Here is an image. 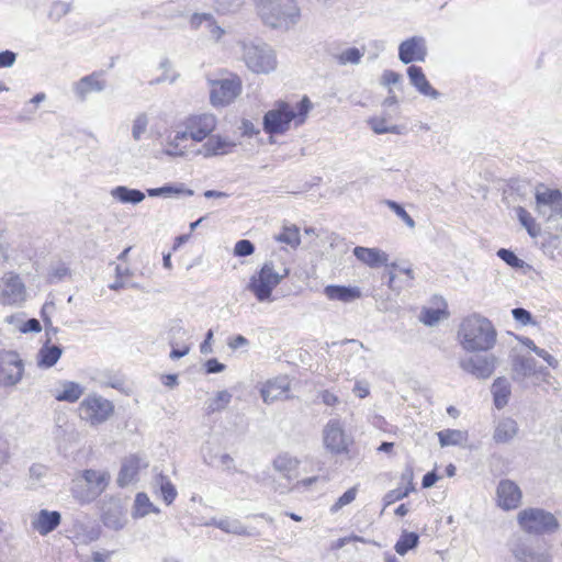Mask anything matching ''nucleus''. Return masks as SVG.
I'll use <instances>...</instances> for the list:
<instances>
[{
    "label": "nucleus",
    "mask_w": 562,
    "mask_h": 562,
    "mask_svg": "<svg viewBox=\"0 0 562 562\" xmlns=\"http://www.w3.org/2000/svg\"><path fill=\"white\" fill-rule=\"evenodd\" d=\"M497 333L492 322L480 314L463 318L459 325L458 339L465 351H487L496 344Z\"/></svg>",
    "instance_id": "obj_1"
},
{
    "label": "nucleus",
    "mask_w": 562,
    "mask_h": 562,
    "mask_svg": "<svg viewBox=\"0 0 562 562\" xmlns=\"http://www.w3.org/2000/svg\"><path fill=\"white\" fill-rule=\"evenodd\" d=\"M312 109V103L304 97L295 106L285 101H277L262 120L263 131L270 135H281L290 130L291 122L301 125Z\"/></svg>",
    "instance_id": "obj_2"
},
{
    "label": "nucleus",
    "mask_w": 562,
    "mask_h": 562,
    "mask_svg": "<svg viewBox=\"0 0 562 562\" xmlns=\"http://www.w3.org/2000/svg\"><path fill=\"white\" fill-rule=\"evenodd\" d=\"M256 10L265 25L271 29L289 30L301 16L295 0H255Z\"/></svg>",
    "instance_id": "obj_3"
},
{
    "label": "nucleus",
    "mask_w": 562,
    "mask_h": 562,
    "mask_svg": "<svg viewBox=\"0 0 562 562\" xmlns=\"http://www.w3.org/2000/svg\"><path fill=\"white\" fill-rule=\"evenodd\" d=\"M217 119L212 113H198L184 117L175 132L176 147L184 140L192 139L200 143L207 138L216 128Z\"/></svg>",
    "instance_id": "obj_4"
},
{
    "label": "nucleus",
    "mask_w": 562,
    "mask_h": 562,
    "mask_svg": "<svg viewBox=\"0 0 562 562\" xmlns=\"http://www.w3.org/2000/svg\"><path fill=\"white\" fill-rule=\"evenodd\" d=\"M289 271L283 270L282 273L274 269L271 261L266 262L259 271L255 272L247 284V290L250 291L258 302L272 303L274 297L273 290L281 283L288 276Z\"/></svg>",
    "instance_id": "obj_5"
},
{
    "label": "nucleus",
    "mask_w": 562,
    "mask_h": 562,
    "mask_svg": "<svg viewBox=\"0 0 562 562\" xmlns=\"http://www.w3.org/2000/svg\"><path fill=\"white\" fill-rule=\"evenodd\" d=\"M517 522L521 530L529 535H550L559 529L557 517L543 508L529 507L517 514Z\"/></svg>",
    "instance_id": "obj_6"
},
{
    "label": "nucleus",
    "mask_w": 562,
    "mask_h": 562,
    "mask_svg": "<svg viewBox=\"0 0 562 562\" xmlns=\"http://www.w3.org/2000/svg\"><path fill=\"white\" fill-rule=\"evenodd\" d=\"M243 60L255 74H269L277 68L274 50L265 43H243Z\"/></svg>",
    "instance_id": "obj_7"
},
{
    "label": "nucleus",
    "mask_w": 562,
    "mask_h": 562,
    "mask_svg": "<svg viewBox=\"0 0 562 562\" xmlns=\"http://www.w3.org/2000/svg\"><path fill=\"white\" fill-rule=\"evenodd\" d=\"M78 411L82 420L90 426H99L113 415L114 405L108 398L92 393L81 401Z\"/></svg>",
    "instance_id": "obj_8"
},
{
    "label": "nucleus",
    "mask_w": 562,
    "mask_h": 562,
    "mask_svg": "<svg viewBox=\"0 0 562 562\" xmlns=\"http://www.w3.org/2000/svg\"><path fill=\"white\" fill-rule=\"evenodd\" d=\"M508 547L517 562H552L549 548L540 543H533L521 536L513 537Z\"/></svg>",
    "instance_id": "obj_9"
},
{
    "label": "nucleus",
    "mask_w": 562,
    "mask_h": 562,
    "mask_svg": "<svg viewBox=\"0 0 562 562\" xmlns=\"http://www.w3.org/2000/svg\"><path fill=\"white\" fill-rule=\"evenodd\" d=\"M210 100L214 106H226L241 93V80L236 75L211 80Z\"/></svg>",
    "instance_id": "obj_10"
},
{
    "label": "nucleus",
    "mask_w": 562,
    "mask_h": 562,
    "mask_svg": "<svg viewBox=\"0 0 562 562\" xmlns=\"http://www.w3.org/2000/svg\"><path fill=\"white\" fill-rule=\"evenodd\" d=\"M26 300V288L21 277L14 272H5L0 278V303L20 305Z\"/></svg>",
    "instance_id": "obj_11"
},
{
    "label": "nucleus",
    "mask_w": 562,
    "mask_h": 562,
    "mask_svg": "<svg viewBox=\"0 0 562 562\" xmlns=\"http://www.w3.org/2000/svg\"><path fill=\"white\" fill-rule=\"evenodd\" d=\"M24 366L16 352H0V387L16 385L23 376Z\"/></svg>",
    "instance_id": "obj_12"
},
{
    "label": "nucleus",
    "mask_w": 562,
    "mask_h": 562,
    "mask_svg": "<svg viewBox=\"0 0 562 562\" xmlns=\"http://www.w3.org/2000/svg\"><path fill=\"white\" fill-rule=\"evenodd\" d=\"M536 211L547 221L557 218L562 214V193L542 187L536 191Z\"/></svg>",
    "instance_id": "obj_13"
},
{
    "label": "nucleus",
    "mask_w": 562,
    "mask_h": 562,
    "mask_svg": "<svg viewBox=\"0 0 562 562\" xmlns=\"http://www.w3.org/2000/svg\"><path fill=\"white\" fill-rule=\"evenodd\" d=\"M85 482L88 484L87 492H79L78 485L74 488V496L81 503H89L99 496L106 487L110 475L103 471L86 470L82 474Z\"/></svg>",
    "instance_id": "obj_14"
},
{
    "label": "nucleus",
    "mask_w": 562,
    "mask_h": 562,
    "mask_svg": "<svg viewBox=\"0 0 562 562\" xmlns=\"http://www.w3.org/2000/svg\"><path fill=\"white\" fill-rule=\"evenodd\" d=\"M496 361V357L493 355H475L460 359L459 366L476 379L485 380L493 374Z\"/></svg>",
    "instance_id": "obj_15"
},
{
    "label": "nucleus",
    "mask_w": 562,
    "mask_h": 562,
    "mask_svg": "<svg viewBox=\"0 0 562 562\" xmlns=\"http://www.w3.org/2000/svg\"><path fill=\"white\" fill-rule=\"evenodd\" d=\"M522 492L512 480H501L496 487L497 505L504 510H513L520 506Z\"/></svg>",
    "instance_id": "obj_16"
},
{
    "label": "nucleus",
    "mask_w": 562,
    "mask_h": 562,
    "mask_svg": "<svg viewBox=\"0 0 562 562\" xmlns=\"http://www.w3.org/2000/svg\"><path fill=\"white\" fill-rule=\"evenodd\" d=\"M427 57V43L423 36H412L398 46V58L403 64L425 61Z\"/></svg>",
    "instance_id": "obj_17"
},
{
    "label": "nucleus",
    "mask_w": 562,
    "mask_h": 562,
    "mask_svg": "<svg viewBox=\"0 0 562 562\" xmlns=\"http://www.w3.org/2000/svg\"><path fill=\"white\" fill-rule=\"evenodd\" d=\"M323 439L326 449L333 453H341L347 450L348 441L339 420H329L323 430Z\"/></svg>",
    "instance_id": "obj_18"
},
{
    "label": "nucleus",
    "mask_w": 562,
    "mask_h": 562,
    "mask_svg": "<svg viewBox=\"0 0 562 562\" xmlns=\"http://www.w3.org/2000/svg\"><path fill=\"white\" fill-rule=\"evenodd\" d=\"M290 381L288 376H277L268 380L261 387L260 394L266 404L289 398Z\"/></svg>",
    "instance_id": "obj_19"
},
{
    "label": "nucleus",
    "mask_w": 562,
    "mask_h": 562,
    "mask_svg": "<svg viewBox=\"0 0 562 562\" xmlns=\"http://www.w3.org/2000/svg\"><path fill=\"white\" fill-rule=\"evenodd\" d=\"M147 467L148 461L140 456L133 454L125 458L117 475V484L121 487L130 485L136 480L139 470Z\"/></svg>",
    "instance_id": "obj_20"
},
{
    "label": "nucleus",
    "mask_w": 562,
    "mask_h": 562,
    "mask_svg": "<svg viewBox=\"0 0 562 562\" xmlns=\"http://www.w3.org/2000/svg\"><path fill=\"white\" fill-rule=\"evenodd\" d=\"M237 144L228 137L221 135L209 136L207 140L198 150V154L205 158L213 156H223L232 153Z\"/></svg>",
    "instance_id": "obj_21"
},
{
    "label": "nucleus",
    "mask_w": 562,
    "mask_h": 562,
    "mask_svg": "<svg viewBox=\"0 0 562 562\" xmlns=\"http://www.w3.org/2000/svg\"><path fill=\"white\" fill-rule=\"evenodd\" d=\"M104 89L105 80L101 79L98 72L85 76L72 85V90L80 101H85L89 93L101 92Z\"/></svg>",
    "instance_id": "obj_22"
},
{
    "label": "nucleus",
    "mask_w": 562,
    "mask_h": 562,
    "mask_svg": "<svg viewBox=\"0 0 562 562\" xmlns=\"http://www.w3.org/2000/svg\"><path fill=\"white\" fill-rule=\"evenodd\" d=\"M61 521V515L57 510L41 509L32 519V527L41 536H46L55 530Z\"/></svg>",
    "instance_id": "obj_23"
},
{
    "label": "nucleus",
    "mask_w": 562,
    "mask_h": 562,
    "mask_svg": "<svg viewBox=\"0 0 562 562\" xmlns=\"http://www.w3.org/2000/svg\"><path fill=\"white\" fill-rule=\"evenodd\" d=\"M190 24L195 30L203 27L209 37L215 42H218L225 34L224 29L217 24L211 13H194L191 16Z\"/></svg>",
    "instance_id": "obj_24"
},
{
    "label": "nucleus",
    "mask_w": 562,
    "mask_h": 562,
    "mask_svg": "<svg viewBox=\"0 0 562 562\" xmlns=\"http://www.w3.org/2000/svg\"><path fill=\"white\" fill-rule=\"evenodd\" d=\"M324 294L330 301H340L342 303H351L362 296L361 290L358 286L334 284L325 286Z\"/></svg>",
    "instance_id": "obj_25"
},
{
    "label": "nucleus",
    "mask_w": 562,
    "mask_h": 562,
    "mask_svg": "<svg viewBox=\"0 0 562 562\" xmlns=\"http://www.w3.org/2000/svg\"><path fill=\"white\" fill-rule=\"evenodd\" d=\"M407 75L411 83L416 88V90L431 99H438L440 93L431 87L429 81L427 80L423 69L418 66L412 65L407 68Z\"/></svg>",
    "instance_id": "obj_26"
},
{
    "label": "nucleus",
    "mask_w": 562,
    "mask_h": 562,
    "mask_svg": "<svg viewBox=\"0 0 562 562\" xmlns=\"http://www.w3.org/2000/svg\"><path fill=\"white\" fill-rule=\"evenodd\" d=\"M355 257L369 266L370 268H378L386 265L389 255L379 248H367L358 246L353 249Z\"/></svg>",
    "instance_id": "obj_27"
},
{
    "label": "nucleus",
    "mask_w": 562,
    "mask_h": 562,
    "mask_svg": "<svg viewBox=\"0 0 562 562\" xmlns=\"http://www.w3.org/2000/svg\"><path fill=\"white\" fill-rule=\"evenodd\" d=\"M518 434V424L510 417H505L498 420L494 434L493 439L497 443H506L513 440Z\"/></svg>",
    "instance_id": "obj_28"
},
{
    "label": "nucleus",
    "mask_w": 562,
    "mask_h": 562,
    "mask_svg": "<svg viewBox=\"0 0 562 562\" xmlns=\"http://www.w3.org/2000/svg\"><path fill=\"white\" fill-rule=\"evenodd\" d=\"M299 464L300 461L288 453L279 454L273 461L274 470L290 481L297 477Z\"/></svg>",
    "instance_id": "obj_29"
},
{
    "label": "nucleus",
    "mask_w": 562,
    "mask_h": 562,
    "mask_svg": "<svg viewBox=\"0 0 562 562\" xmlns=\"http://www.w3.org/2000/svg\"><path fill=\"white\" fill-rule=\"evenodd\" d=\"M85 393V387L74 381L60 382V390L54 396L59 402L76 403Z\"/></svg>",
    "instance_id": "obj_30"
},
{
    "label": "nucleus",
    "mask_w": 562,
    "mask_h": 562,
    "mask_svg": "<svg viewBox=\"0 0 562 562\" xmlns=\"http://www.w3.org/2000/svg\"><path fill=\"white\" fill-rule=\"evenodd\" d=\"M514 380L521 381L536 372V361L532 358L516 356L512 362Z\"/></svg>",
    "instance_id": "obj_31"
},
{
    "label": "nucleus",
    "mask_w": 562,
    "mask_h": 562,
    "mask_svg": "<svg viewBox=\"0 0 562 562\" xmlns=\"http://www.w3.org/2000/svg\"><path fill=\"white\" fill-rule=\"evenodd\" d=\"M366 54V47H347L345 49H341L340 52L333 53L331 57L334 60L340 65H359L361 63V59L363 58Z\"/></svg>",
    "instance_id": "obj_32"
},
{
    "label": "nucleus",
    "mask_w": 562,
    "mask_h": 562,
    "mask_svg": "<svg viewBox=\"0 0 562 562\" xmlns=\"http://www.w3.org/2000/svg\"><path fill=\"white\" fill-rule=\"evenodd\" d=\"M61 352L60 347L45 344L37 352V367L43 369L52 368L59 360Z\"/></svg>",
    "instance_id": "obj_33"
},
{
    "label": "nucleus",
    "mask_w": 562,
    "mask_h": 562,
    "mask_svg": "<svg viewBox=\"0 0 562 562\" xmlns=\"http://www.w3.org/2000/svg\"><path fill=\"white\" fill-rule=\"evenodd\" d=\"M441 447L462 446L468 441L469 435L465 430L443 429L437 432Z\"/></svg>",
    "instance_id": "obj_34"
},
{
    "label": "nucleus",
    "mask_w": 562,
    "mask_h": 562,
    "mask_svg": "<svg viewBox=\"0 0 562 562\" xmlns=\"http://www.w3.org/2000/svg\"><path fill=\"white\" fill-rule=\"evenodd\" d=\"M495 406L501 409L507 405L510 396V384L505 378H497L492 384Z\"/></svg>",
    "instance_id": "obj_35"
},
{
    "label": "nucleus",
    "mask_w": 562,
    "mask_h": 562,
    "mask_svg": "<svg viewBox=\"0 0 562 562\" xmlns=\"http://www.w3.org/2000/svg\"><path fill=\"white\" fill-rule=\"evenodd\" d=\"M147 194L151 198L164 196L171 198L173 195H188L191 196L194 194L193 190L187 189L183 183L176 184H166L160 188L147 189Z\"/></svg>",
    "instance_id": "obj_36"
},
{
    "label": "nucleus",
    "mask_w": 562,
    "mask_h": 562,
    "mask_svg": "<svg viewBox=\"0 0 562 562\" xmlns=\"http://www.w3.org/2000/svg\"><path fill=\"white\" fill-rule=\"evenodd\" d=\"M218 529L236 536L252 537L257 535L255 529L247 528L240 520L227 517L218 520Z\"/></svg>",
    "instance_id": "obj_37"
},
{
    "label": "nucleus",
    "mask_w": 562,
    "mask_h": 562,
    "mask_svg": "<svg viewBox=\"0 0 562 562\" xmlns=\"http://www.w3.org/2000/svg\"><path fill=\"white\" fill-rule=\"evenodd\" d=\"M111 195L122 203L138 204L144 201L145 194L137 189L119 186L111 191Z\"/></svg>",
    "instance_id": "obj_38"
},
{
    "label": "nucleus",
    "mask_w": 562,
    "mask_h": 562,
    "mask_svg": "<svg viewBox=\"0 0 562 562\" xmlns=\"http://www.w3.org/2000/svg\"><path fill=\"white\" fill-rule=\"evenodd\" d=\"M154 484L159 487L162 499L167 505H170L176 499L178 495L177 490L166 475L162 473L157 474Z\"/></svg>",
    "instance_id": "obj_39"
},
{
    "label": "nucleus",
    "mask_w": 562,
    "mask_h": 562,
    "mask_svg": "<svg viewBox=\"0 0 562 562\" xmlns=\"http://www.w3.org/2000/svg\"><path fill=\"white\" fill-rule=\"evenodd\" d=\"M150 513H159V509L150 502L145 493H138L135 497L133 516L135 518L145 517Z\"/></svg>",
    "instance_id": "obj_40"
},
{
    "label": "nucleus",
    "mask_w": 562,
    "mask_h": 562,
    "mask_svg": "<svg viewBox=\"0 0 562 562\" xmlns=\"http://www.w3.org/2000/svg\"><path fill=\"white\" fill-rule=\"evenodd\" d=\"M231 400L232 394L228 391H218L213 398H210L206 402L207 414H213L215 412L225 409L227 405L231 403Z\"/></svg>",
    "instance_id": "obj_41"
},
{
    "label": "nucleus",
    "mask_w": 562,
    "mask_h": 562,
    "mask_svg": "<svg viewBox=\"0 0 562 562\" xmlns=\"http://www.w3.org/2000/svg\"><path fill=\"white\" fill-rule=\"evenodd\" d=\"M419 537L416 532L404 531L395 543V551L400 555H405L409 550L417 547Z\"/></svg>",
    "instance_id": "obj_42"
},
{
    "label": "nucleus",
    "mask_w": 562,
    "mask_h": 562,
    "mask_svg": "<svg viewBox=\"0 0 562 562\" xmlns=\"http://www.w3.org/2000/svg\"><path fill=\"white\" fill-rule=\"evenodd\" d=\"M516 214L520 224L527 229L528 234L531 237H536L540 233V227L536 224L535 218L524 207L518 206L516 209Z\"/></svg>",
    "instance_id": "obj_43"
},
{
    "label": "nucleus",
    "mask_w": 562,
    "mask_h": 562,
    "mask_svg": "<svg viewBox=\"0 0 562 562\" xmlns=\"http://www.w3.org/2000/svg\"><path fill=\"white\" fill-rule=\"evenodd\" d=\"M149 117L146 113H138L132 122V137L135 142H139L147 133Z\"/></svg>",
    "instance_id": "obj_44"
},
{
    "label": "nucleus",
    "mask_w": 562,
    "mask_h": 562,
    "mask_svg": "<svg viewBox=\"0 0 562 562\" xmlns=\"http://www.w3.org/2000/svg\"><path fill=\"white\" fill-rule=\"evenodd\" d=\"M244 3L245 0H213L214 10L220 14L236 13Z\"/></svg>",
    "instance_id": "obj_45"
},
{
    "label": "nucleus",
    "mask_w": 562,
    "mask_h": 562,
    "mask_svg": "<svg viewBox=\"0 0 562 562\" xmlns=\"http://www.w3.org/2000/svg\"><path fill=\"white\" fill-rule=\"evenodd\" d=\"M70 276V269L64 262H56L49 266L47 272V281L49 283H57Z\"/></svg>",
    "instance_id": "obj_46"
},
{
    "label": "nucleus",
    "mask_w": 562,
    "mask_h": 562,
    "mask_svg": "<svg viewBox=\"0 0 562 562\" xmlns=\"http://www.w3.org/2000/svg\"><path fill=\"white\" fill-rule=\"evenodd\" d=\"M358 494V487L352 486L348 491H346L330 507V513H338L342 507L351 504Z\"/></svg>",
    "instance_id": "obj_47"
},
{
    "label": "nucleus",
    "mask_w": 562,
    "mask_h": 562,
    "mask_svg": "<svg viewBox=\"0 0 562 562\" xmlns=\"http://www.w3.org/2000/svg\"><path fill=\"white\" fill-rule=\"evenodd\" d=\"M446 316H447V313L445 310L426 308L423 311L420 319L425 325L435 326L441 319H443Z\"/></svg>",
    "instance_id": "obj_48"
},
{
    "label": "nucleus",
    "mask_w": 562,
    "mask_h": 562,
    "mask_svg": "<svg viewBox=\"0 0 562 562\" xmlns=\"http://www.w3.org/2000/svg\"><path fill=\"white\" fill-rule=\"evenodd\" d=\"M368 123L375 134H400V127L397 125L389 126L384 119L373 117Z\"/></svg>",
    "instance_id": "obj_49"
},
{
    "label": "nucleus",
    "mask_w": 562,
    "mask_h": 562,
    "mask_svg": "<svg viewBox=\"0 0 562 562\" xmlns=\"http://www.w3.org/2000/svg\"><path fill=\"white\" fill-rule=\"evenodd\" d=\"M277 239L281 243L290 245L291 247H296L301 241L300 232L296 227H284Z\"/></svg>",
    "instance_id": "obj_50"
},
{
    "label": "nucleus",
    "mask_w": 562,
    "mask_h": 562,
    "mask_svg": "<svg viewBox=\"0 0 562 562\" xmlns=\"http://www.w3.org/2000/svg\"><path fill=\"white\" fill-rule=\"evenodd\" d=\"M386 205L400 217L404 221V223L413 228L415 227V221L411 217V215L404 210L402 205L398 203L387 200Z\"/></svg>",
    "instance_id": "obj_51"
},
{
    "label": "nucleus",
    "mask_w": 562,
    "mask_h": 562,
    "mask_svg": "<svg viewBox=\"0 0 562 562\" xmlns=\"http://www.w3.org/2000/svg\"><path fill=\"white\" fill-rule=\"evenodd\" d=\"M103 524L114 530H120L125 526V519L121 515L106 512L103 515Z\"/></svg>",
    "instance_id": "obj_52"
},
{
    "label": "nucleus",
    "mask_w": 562,
    "mask_h": 562,
    "mask_svg": "<svg viewBox=\"0 0 562 562\" xmlns=\"http://www.w3.org/2000/svg\"><path fill=\"white\" fill-rule=\"evenodd\" d=\"M255 251L254 244L248 239L238 240L234 247V255L238 257L250 256Z\"/></svg>",
    "instance_id": "obj_53"
},
{
    "label": "nucleus",
    "mask_w": 562,
    "mask_h": 562,
    "mask_svg": "<svg viewBox=\"0 0 562 562\" xmlns=\"http://www.w3.org/2000/svg\"><path fill=\"white\" fill-rule=\"evenodd\" d=\"M497 256L513 268H520L522 266V260L508 249H499Z\"/></svg>",
    "instance_id": "obj_54"
},
{
    "label": "nucleus",
    "mask_w": 562,
    "mask_h": 562,
    "mask_svg": "<svg viewBox=\"0 0 562 562\" xmlns=\"http://www.w3.org/2000/svg\"><path fill=\"white\" fill-rule=\"evenodd\" d=\"M411 490H412L411 487H406L404 490L396 488V490H392V491L387 492L384 496L385 506H389V505L393 504L394 502L406 497L409 494Z\"/></svg>",
    "instance_id": "obj_55"
},
{
    "label": "nucleus",
    "mask_w": 562,
    "mask_h": 562,
    "mask_svg": "<svg viewBox=\"0 0 562 562\" xmlns=\"http://www.w3.org/2000/svg\"><path fill=\"white\" fill-rule=\"evenodd\" d=\"M47 473V468L43 464L35 463L32 464L29 469L30 480L32 484L35 485L38 483Z\"/></svg>",
    "instance_id": "obj_56"
},
{
    "label": "nucleus",
    "mask_w": 562,
    "mask_h": 562,
    "mask_svg": "<svg viewBox=\"0 0 562 562\" xmlns=\"http://www.w3.org/2000/svg\"><path fill=\"white\" fill-rule=\"evenodd\" d=\"M512 315L515 321L522 325L535 324L531 313L525 308L516 307L512 310Z\"/></svg>",
    "instance_id": "obj_57"
},
{
    "label": "nucleus",
    "mask_w": 562,
    "mask_h": 562,
    "mask_svg": "<svg viewBox=\"0 0 562 562\" xmlns=\"http://www.w3.org/2000/svg\"><path fill=\"white\" fill-rule=\"evenodd\" d=\"M69 11H70V4L69 3L58 1V2H55L53 4L52 11H50V15L52 16L55 15L56 19L58 20L61 16L66 15Z\"/></svg>",
    "instance_id": "obj_58"
},
{
    "label": "nucleus",
    "mask_w": 562,
    "mask_h": 562,
    "mask_svg": "<svg viewBox=\"0 0 562 562\" xmlns=\"http://www.w3.org/2000/svg\"><path fill=\"white\" fill-rule=\"evenodd\" d=\"M16 59V54L11 50H3L0 53V68L11 67Z\"/></svg>",
    "instance_id": "obj_59"
},
{
    "label": "nucleus",
    "mask_w": 562,
    "mask_h": 562,
    "mask_svg": "<svg viewBox=\"0 0 562 562\" xmlns=\"http://www.w3.org/2000/svg\"><path fill=\"white\" fill-rule=\"evenodd\" d=\"M55 311V303L53 301H47L42 307L41 316L45 323V325H52L50 315Z\"/></svg>",
    "instance_id": "obj_60"
},
{
    "label": "nucleus",
    "mask_w": 562,
    "mask_h": 562,
    "mask_svg": "<svg viewBox=\"0 0 562 562\" xmlns=\"http://www.w3.org/2000/svg\"><path fill=\"white\" fill-rule=\"evenodd\" d=\"M536 355L542 358L552 369H557L559 367V361L553 356H551L547 350L539 348L538 350H536Z\"/></svg>",
    "instance_id": "obj_61"
},
{
    "label": "nucleus",
    "mask_w": 562,
    "mask_h": 562,
    "mask_svg": "<svg viewBox=\"0 0 562 562\" xmlns=\"http://www.w3.org/2000/svg\"><path fill=\"white\" fill-rule=\"evenodd\" d=\"M401 75L393 70H385L382 75V82L386 86L396 85L401 81Z\"/></svg>",
    "instance_id": "obj_62"
},
{
    "label": "nucleus",
    "mask_w": 562,
    "mask_h": 562,
    "mask_svg": "<svg viewBox=\"0 0 562 562\" xmlns=\"http://www.w3.org/2000/svg\"><path fill=\"white\" fill-rule=\"evenodd\" d=\"M228 347L233 350L239 349L241 347H247L249 345V340L243 335H237L231 338L227 342Z\"/></svg>",
    "instance_id": "obj_63"
},
{
    "label": "nucleus",
    "mask_w": 562,
    "mask_h": 562,
    "mask_svg": "<svg viewBox=\"0 0 562 562\" xmlns=\"http://www.w3.org/2000/svg\"><path fill=\"white\" fill-rule=\"evenodd\" d=\"M41 329V323L36 318L27 319L21 327L23 333H40Z\"/></svg>",
    "instance_id": "obj_64"
}]
</instances>
